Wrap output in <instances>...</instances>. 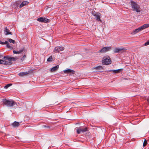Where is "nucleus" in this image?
<instances>
[{"label":"nucleus","instance_id":"nucleus-3","mask_svg":"<svg viewBox=\"0 0 149 149\" xmlns=\"http://www.w3.org/2000/svg\"><path fill=\"white\" fill-rule=\"evenodd\" d=\"M102 63L103 64L108 65L111 63V61L109 56H104L102 60Z\"/></svg>","mask_w":149,"mask_h":149},{"label":"nucleus","instance_id":"nucleus-9","mask_svg":"<svg viewBox=\"0 0 149 149\" xmlns=\"http://www.w3.org/2000/svg\"><path fill=\"white\" fill-rule=\"evenodd\" d=\"M127 49L124 47H122L120 48H116L114 50V52L115 53H118L121 51H126Z\"/></svg>","mask_w":149,"mask_h":149},{"label":"nucleus","instance_id":"nucleus-14","mask_svg":"<svg viewBox=\"0 0 149 149\" xmlns=\"http://www.w3.org/2000/svg\"><path fill=\"white\" fill-rule=\"evenodd\" d=\"M29 3V2L26 1H23L22 3L21 2V3L19 6V8H21L24 6L27 5Z\"/></svg>","mask_w":149,"mask_h":149},{"label":"nucleus","instance_id":"nucleus-21","mask_svg":"<svg viewBox=\"0 0 149 149\" xmlns=\"http://www.w3.org/2000/svg\"><path fill=\"white\" fill-rule=\"evenodd\" d=\"M7 40L9 42L12 43L13 44L15 43V41L14 40H12V39H11L10 38H8L7 39Z\"/></svg>","mask_w":149,"mask_h":149},{"label":"nucleus","instance_id":"nucleus-12","mask_svg":"<svg viewBox=\"0 0 149 149\" xmlns=\"http://www.w3.org/2000/svg\"><path fill=\"white\" fill-rule=\"evenodd\" d=\"M93 68L94 69H95L97 70L99 72H103V68L101 66H99L96 67H94Z\"/></svg>","mask_w":149,"mask_h":149},{"label":"nucleus","instance_id":"nucleus-19","mask_svg":"<svg viewBox=\"0 0 149 149\" xmlns=\"http://www.w3.org/2000/svg\"><path fill=\"white\" fill-rule=\"evenodd\" d=\"M142 30L149 27V24H145L143 26H140Z\"/></svg>","mask_w":149,"mask_h":149},{"label":"nucleus","instance_id":"nucleus-29","mask_svg":"<svg viewBox=\"0 0 149 149\" xmlns=\"http://www.w3.org/2000/svg\"><path fill=\"white\" fill-rule=\"evenodd\" d=\"M16 60V58L14 57H10V61H15Z\"/></svg>","mask_w":149,"mask_h":149},{"label":"nucleus","instance_id":"nucleus-30","mask_svg":"<svg viewBox=\"0 0 149 149\" xmlns=\"http://www.w3.org/2000/svg\"><path fill=\"white\" fill-rule=\"evenodd\" d=\"M26 57V56L25 55H24L23 57L21 58V60L23 61Z\"/></svg>","mask_w":149,"mask_h":149},{"label":"nucleus","instance_id":"nucleus-36","mask_svg":"<svg viewBox=\"0 0 149 149\" xmlns=\"http://www.w3.org/2000/svg\"><path fill=\"white\" fill-rule=\"evenodd\" d=\"M12 63V62L11 61L8 62V65H11Z\"/></svg>","mask_w":149,"mask_h":149},{"label":"nucleus","instance_id":"nucleus-13","mask_svg":"<svg viewBox=\"0 0 149 149\" xmlns=\"http://www.w3.org/2000/svg\"><path fill=\"white\" fill-rule=\"evenodd\" d=\"M123 70L122 69H120L118 70H109L107 71L108 72H111V71L113 72L114 73H119L122 71Z\"/></svg>","mask_w":149,"mask_h":149},{"label":"nucleus","instance_id":"nucleus-11","mask_svg":"<svg viewBox=\"0 0 149 149\" xmlns=\"http://www.w3.org/2000/svg\"><path fill=\"white\" fill-rule=\"evenodd\" d=\"M142 30L141 28V27H140L136 29L133 31L131 33V34L132 35H134L138 33L139 32L141 31Z\"/></svg>","mask_w":149,"mask_h":149},{"label":"nucleus","instance_id":"nucleus-8","mask_svg":"<svg viewBox=\"0 0 149 149\" xmlns=\"http://www.w3.org/2000/svg\"><path fill=\"white\" fill-rule=\"evenodd\" d=\"M64 49V47L61 46H57L55 47L54 50V52H56L59 53L60 51H63Z\"/></svg>","mask_w":149,"mask_h":149},{"label":"nucleus","instance_id":"nucleus-40","mask_svg":"<svg viewBox=\"0 0 149 149\" xmlns=\"http://www.w3.org/2000/svg\"><path fill=\"white\" fill-rule=\"evenodd\" d=\"M89 1H92V0H89Z\"/></svg>","mask_w":149,"mask_h":149},{"label":"nucleus","instance_id":"nucleus-22","mask_svg":"<svg viewBox=\"0 0 149 149\" xmlns=\"http://www.w3.org/2000/svg\"><path fill=\"white\" fill-rule=\"evenodd\" d=\"M10 56H4L3 58V59L8 60L10 61Z\"/></svg>","mask_w":149,"mask_h":149},{"label":"nucleus","instance_id":"nucleus-34","mask_svg":"<svg viewBox=\"0 0 149 149\" xmlns=\"http://www.w3.org/2000/svg\"><path fill=\"white\" fill-rule=\"evenodd\" d=\"M8 43V42L7 41H6L5 42H3L2 43V45H5Z\"/></svg>","mask_w":149,"mask_h":149},{"label":"nucleus","instance_id":"nucleus-37","mask_svg":"<svg viewBox=\"0 0 149 149\" xmlns=\"http://www.w3.org/2000/svg\"><path fill=\"white\" fill-rule=\"evenodd\" d=\"M3 56V55L2 54L1 55L0 54V58H1Z\"/></svg>","mask_w":149,"mask_h":149},{"label":"nucleus","instance_id":"nucleus-4","mask_svg":"<svg viewBox=\"0 0 149 149\" xmlns=\"http://www.w3.org/2000/svg\"><path fill=\"white\" fill-rule=\"evenodd\" d=\"M88 130L87 127L80 126L77 129V132L78 134H79L81 132L84 133L85 132L87 131Z\"/></svg>","mask_w":149,"mask_h":149},{"label":"nucleus","instance_id":"nucleus-27","mask_svg":"<svg viewBox=\"0 0 149 149\" xmlns=\"http://www.w3.org/2000/svg\"><path fill=\"white\" fill-rule=\"evenodd\" d=\"M52 60V56H50L47 59V61H51Z\"/></svg>","mask_w":149,"mask_h":149},{"label":"nucleus","instance_id":"nucleus-16","mask_svg":"<svg viewBox=\"0 0 149 149\" xmlns=\"http://www.w3.org/2000/svg\"><path fill=\"white\" fill-rule=\"evenodd\" d=\"M11 125L14 127H16L19 126V122L15 121Z\"/></svg>","mask_w":149,"mask_h":149},{"label":"nucleus","instance_id":"nucleus-25","mask_svg":"<svg viewBox=\"0 0 149 149\" xmlns=\"http://www.w3.org/2000/svg\"><path fill=\"white\" fill-rule=\"evenodd\" d=\"M42 127L46 128L48 129H49L51 127L49 125H42Z\"/></svg>","mask_w":149,"mask_h":149},{"label":"nucleus","instance_id":"nucleus-32","mask_svg":"<svg viewBox=\"0 0 149 149\" xmlns=\"http://www.w3.org/2000/svg\"><path fill=\"white\" fill-rule=\"evenodd\" d=\"M4 60L3 59H0V64H3Z\"/></svg>","mask_w":149,"mask_h":149},{"label":"nucleus","instance_id":"nucleus-26","mask_svg":"<svg viewBox=\"0 0 149 149\" xmlns=\"http://www.w3.org/2000/svg\"><path fill=\"white\" fill-rule=\"evenodd\" d=\"M147 143V141L146 139H145L144 141V142L143 144V147L146 146Z\"/></svg>","mask_w":149,"mask_h":149},{"label":"nucleus","instance_id":"nucleus-38","mask_svg":"<svg viewBox=\"0 0 149 149\" xmlns=\"http://www.w3.org/2000/svg\"><path fill=\"white\" fill-rule=\"evenodd\" d=\"M147 101L148 102V103H149V97L147 99Z\"/></svg>","mask_w":149,"mask_h":149},{"label":"nucleus","instance_id":"nucleus-7","mask_svg":"<svg viewBox=\"0 0 149 149\" xmlns=\"http://www.w3.org/2000/svg\"><path fill=\"white\" fill-rule=\"evenodd\" d=\"M93 15L95 17L96 19L98 21L101 22V20L100 19V14L99 13L95 12L92 13Z\"/></svg>","mask_w":149,"mask_h":149},{"label":"nucleus","instance_id":"nucleus-24","mask_svg":"<svg viewBox=\"0 0 149 149\" xmlns=\"http://www.w3.org/2000/svg\"><path fill=\"white\" fill-rule=\"evenodd\" d=\"M12 84H7L4 87V88L5 89H7L10 86H11L12 85Z\"/></svg>","mask_w":149,"mask_h":149},{"label":"nucleus","instance_id":"nucleus-33","mask_svg":"<svg viewBox=\"0 0 149 149\" xmlns=\"http://www.w3.org/2000/svg\"><path fill=\"white\" fill-rule=\"evenodd\" d=\"M6 46L7 48H10L11 47V46L9 44L8 42V43L6 44Z\"/></svg>","mask_w":149,"mask_h":149},{"label":"nucleus","instance_id":"nucleus-31","mask_svg":"<svg viewBox=\"0 0 149 149\" xmlns=\"http://www.w3.org/2000/svg\"><path fill=\"white\" fill-rule=\"evenodd\" d=\"M148 45H149V40L147 41L144 44V45L145 46H147Z\"/></svg>","mask_w":149,"mask_h":149},{"label":"nucleus","instance_id":"nucleus-28","mask_svg":"<svg viewBox=\"0 0 149 149\" xmlns=\"http://www.w3.org/2000/svg\"><path fill=\"white\" fill-rule=\"evenodd\" d=\"M3 64L4 65H8V61H6L4 60Z\"/></svg>","mask_w":149,"mask_h":149},{"label":"nucleus","instance_id":"nucleus-5","mask_svg":"<svg viewBox=\"0 0 149 149\" xmlns=\"http://www.w3.org/2000/svg\"><path fill=\"white\" fill-rule=\"evenodd\" d=\"M111 46L104 47L98 51V52L100 53H102L108 52L111 50Z\"/></svg>","mask_w":149,"mask_h":149},{"label":"nucleus","instance_id":"nucleus-17","mask_svg":"<svg viewBox=\"0 0 149 149\" xmlns=\"http://www.w3.org/2000/svg\"><path fill=\"white\" fill-rule=\"evenodd\" d=\"M64 72L66 73H72V74H74L75 71L73 70L68 69L64 70Z\"/></svg>","mask_w":149,"mask_h":149},{"label":"nucleus","instance_id":"nucleus-15","mask_svg":"<svg viewBox=\"0 0 149 149\" xmlns=\"http://www.w3.org/2000/svg\"><path fill=\"white\" fill-rule=\"evenodd\" d=\"M4 31L5 34L6 35L8 34L12 35V33L9 32V30L7 29L6 26L5 27Z\"/></svg>","mask_w":149,"mask_h":149},{"label":"nucleus","instance_id":"nucleus-35","mask_svg":"<svg viewBox=\"0 0 149 149\" xmlns=\"http://www.w3.org/2000/svg\"><path fill=\"white\" fill-rule=\"evenodd\" d=\"M13 52L14 53V54H18V52H17V51H16L15 50H13Z\"/></svg>","mask_w":149,"mask_h":149},{"label":"nucleus","instance_id":"nucleus-2","mask_svg":"<svg viewBox=\"0 0 149 149\" xmlns=\"http://www.w3.org/2000/svg\"><path fill=\"white\" fill-rule=\"evenodd\" d=\"M130 3L133 11H135L137 13L140 12L141 11L140 7L136 3L132 0L131 1Z\"/></svg>","mask_w":149,"mask_h":149},{"label":"nucleus","instance_id":"nucleus-23","mask_svg":"<svg viewBox=\"0 0 149 149\" xmlns=\"http://www.w3.org/2000/svg\"><path fill=\"white\" fill-rule=\"evenodd\" d=\"M24 51H25V48L23 47V48L21 49L19 51H17L18 53L20 54L23 52Z\"/></svg>","mask_w":149,"mask_h":149},{"label":"nucleus","instance_id":"nucleus-18","mask_svg":"<svg viewBox=\"0 0 149 149\" xmlns=\"http://www.w3.org/2000/svg\"><path fill=\"white\" fill-rule=\"evenodd\" d=\"M59 68V65H57L53 68L51 69V71L52 72L56 71Z\"/></svg>","mask_w":149,"mask_h":149},{"label":"nucleus","instance_id":"nucleus-39","mask_svg":"<svg viewBox=\"0 0 149 149\" xmlns=\"http://www.w3.org/2000/svg\"><path fill=\"white\" fill-rule=\"evenodd\" d=\"M3 42H2L1 40H0V44L2 45V43Z\"/></svg>","mask_w":149,"mask_h":149},{"label":"nucleus","instance_id":"nucleus-20","mask_svg":"<svg viewBox=\"0 0 149 149\" xmlns=\"http://www.w3.org/2000/svg\"><path fill=\"white\" fill-rule=\"evenodd\" d=\"M29 73L28 72H20L19 73V76H23L24 75H26L27 74Z\"/></svg>","mask_w":149,"mask_h":149},{"label":"nucleus","instance_id":"nucleus-10","mask_svg":"<svg viewBox=\"0 0 149 149\" xmlns=\"http://www.w3.org/2000/svg\"><path fill=\"white\" fill-rule=\"evenodd\" d=\"M21 1H16L13 4V7L14 8H17L18 7H19L20 3H21Z\"/></svg>","mask_w":149,"mask_h":149},{"label":"nucleus","instance_id":"nucleus-6","mask_svg":"<svg viewBox=\"0 0 149 149\" xmlns=\"http://www.w3.org/2000/svg\"><path fill=\"white\" fill-rule=\"evenodd\" d=\"M37 20L41 22L48 23L50 21L49 19L43 17H39L37 19Z\"/></svg>","mask_w":149,"mask_h":149},{"label":"nucleus","instance_id":"nucleus-1","mask_svg":"<svg viewBox=\"0 0 149 149\" xmlns=\"http://www.w3.org/2000/svg\"><path fill=\"white\" fill-rule=\"evenodd\" d=\"M3 102L4 105L8 107H13L17 104L16 102L13 100H10L5 98L3 99Z\"/></svg>","mask_w":149,"mask_h":149}]
</instances>
